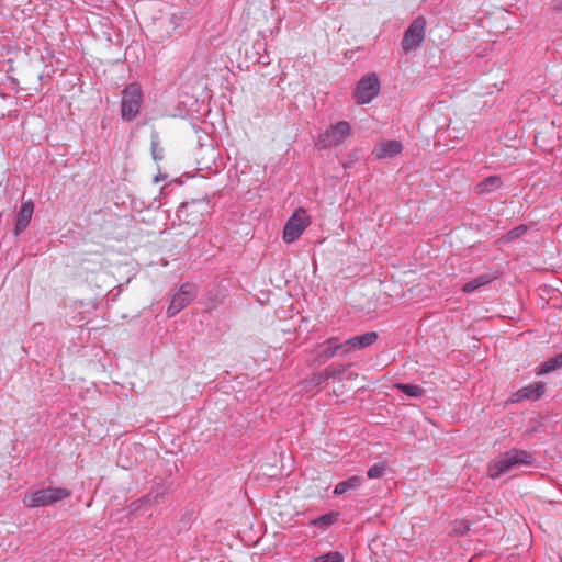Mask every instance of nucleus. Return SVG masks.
<instances>
[{"label":"nucleus","mask_w":562,"mask_h":562,"mask_svg":"<svg viewBox=\"0 0 562 562\" xmlns=\"http://www.w3.org/2000/svg\"><path fill=\"white\" fill-rule=\"evenodd\" d=\"M327 381L324 371L313 374L306 379L303 383L304 390L307 393L316 394L321 391L322 385Z\"/></svg>","instance_id":"ddd939ff"},{"label":"nucleus","mask_w":562,"mask_h":562,"mask_svg":"<svg viewBox=\"0 0 562 562\" xmlns=\"http://www.w3.org/2000/svg\"><path fill=\"white\" fill-rule=\"evenodd\" d=\"M385 470H386L385 462L376 463L368 470V476L370 479H380L381 476H383Z\"/></svg>","instance_id":"b1692460"},{"label":"nucleus","mask_w":562,"mask_h":562,"mask_svg":"<svg viewBox=\"0 0 562 562\" xmlns=\"http://www.w3.org/2000/svg\"><path fill=\"white\" fill-rule=\"evenodd\" d=\"M338 519V515L334 513L325 514L314 520H312V525L319 528H327L330 525L335 524Z\"/></svg>","instance_id":"a211bd4d"},{"label":"nucleus","mask_w":562,"mask_h":562,"mask_svg":"<svg viewBox=\"0 0 562 562\" xmlns=\"http://www.w3.org/2000/svg\"><path fill=\"white\" fill-rule=\"evenodd\" d=\"M143 103L140 88L136 83H131L122 91L121 116L125 121L134 120Z\"/></svg>","instance_id":"7ed1b4c3"},{"label":"nucleus","mask_w":562,"mask_h":562,"mask_svg":"<svg viewBox=\"0 0 562 562\" xmlns=\"http://www.w3.org/2000/svg\"><path fill=\"white\" fill-rule=\"evenodd\" d=\"M501 184V180L498 177H487L485 180H483L480 184H479V189H480V192H488L491 190H493V188H496V187H499Z\"/></svg>","instance_id":"412c9836"},{"label":"nucleus","mask_w":562,"mask_h":562,"mask_svg":"<svg viewBox=\"0 0 562 562\" xmlns=\"http://www.w3.org/2000/svg\"><path fill=\"white\" fill-rule=\"evenodd\" d=\"M395 386L408 396L417 397L424 394V390L418 385L398 383Z\"/></svg>","instance_id":"6ab92c4d"},{"label":"nucleus","mask_w":562,"mask_h":562,"mask_svg":"<svg viewBox=\"0 0 562 562\" xmlns=\"http://www.w3.org/2000/svg\"><path fill=\"white\" fill-rule=\"evenodd\" d=\"M380 80L374 72L364 75L355 91V100L358 104H368L375 99L380 92Z\"/></svg>","instance_id":"423d86ee"},{"label":"nucleus","mask_w":562,"mask_h":562,"mask_svg":"<svg viewBox=\"0 0 562 562\" xmlns=\"http://www.w3.org/2000/svg\"><path fill=\"white\" fill-rule=\"evenodd\" d=\"M70 496V492L63 487H47L32 492L23 497L26 507L35 508L48 506Z\"/></svg>","instance_id":"f03ea898"},{"label":"nucleus","mask_w":562,"mask_h":562,"mask_svg":"<svg viewBox=\"0 0 562 562\" xmlns=\"http://www.w3.org/2000/svg\"><path fill=\"white\" fill-rule=\"evenodd\" d=\"M426 19L422 15L417 16L406 30L402 40V48L405 53L418 47L425 40Z\"/></svg>","instance_id":"0eeeda50"},{"label":"nucleus","mask_w":562,"mask_h":562,"mask_svg":"<svg viewBox=\"0 0 562 562\" xmlns=\"http://www.w3.org/2000/svg\"><path fill=\"white\" fill-rule=\"evenodd\" d=\"M530 462V456L527 451L513 449L493 459L487 467V474L491 479H497Z\"/></svg>","instance_id":"f257e3e1"},{"label":"nucleus","mask_w":562,"mask_h":562,"mask_svg":"<svg viewBox=\"0 0 562 562\" xmlns=\"http://www.w3.org/2000/svg\"><path fill=\"white\" fill-rule=\"evenodd\" d=\"M361 483H362V480L360 476H357V475L351 476L348 480L338 483L335 486L334 493L336 495H342L349 490H355V488L359 487L361 485Z\"/></svg>","instance_id":"2eb2a0df"},{"label":"nucleus","mask_w":562,"mask_h":562,"mask_svg":"<svg viewBox=\"0 0 562 562\" xmlns=\"http://www.w3.org/2000/svg\"><path fill=\"white\" fill-rule=\"evenodd\" d=\"M336 351L338 356H346L355 351L351 339H348L344 342H339V339L336 337Z\"/></svg>","instance_id":"5701e85b"},{"label":"nucleus","mask_w":562,"mask_h":562,"mask_svg":"<svg viewBox=\"0 0 562 562\" xmlns=\"http://www.w3.org/2000/svg\"><path fill=\"white\" fill-rule=\"evenodd\" d=\"M196 295V286L192 283H184L181 285L179 291L172 296L171 302L168 306L167 313L169 316H175L180 311H182L186 306L190 304V302Z\"/></svg>","instance_id":"6e6552de"},{"label":"nucleus","mask_w":562,"mask_h":562,"mask_svg":"<svg viewBox=\"0 0 562 562\" xmlns=\"http://www.w3.org/2000/svg\"><path fill=\"white\" fill-rule=\"evenodd\" d=\"M525 231H526L525 227H517V228L508 232L507 235L505 236V239L514 240V239L520 237L525 233Z\"/></svg>","instance_id":"393cba45"},{"label":"nucleus","mask_w":562,"mask_h":562,"mask_svg":"<svg viewBox=\"0 0 562 562\" xmlns=\"http://www.w3.org/2000/svg\"><path fill=\"white\" fill-rule=\"evenodd\" d=\"M311 218L302 207L294 211L283 227V240L286 244L295 241L310 225Z\"/></svg>","instance_id":"39448f33"},{"label":"nucleus","mask_w":562,"mask_h":562,"mask_svg":"<svg viewBox=\"0 0 562 562\" xmlns=\"http://www.w3.org/2000/svg\"><path fill=\"white\" fill-rule=\"evenodd\" d=\"M344 557L339 552H328L313 559V562H342Z\"/></svg>","instance_id":"4be33fe9"},{"label":"nucleus","mask_w":562,"mask_h":562,"mask_svg":"<svg viewBox=\"0 0 562 562\" xmlns=\"http://www.w3.org/2000/svg\"><path fill=\"white\" fill-rule=\"evenodd\" d=\"M540 142V134H537L535 136V143L538 144Z\"/></svg>","instance_id":"bb28decb"},{"label":"nucleus","mask_w":562,"mask_h":562,"mask_svg":"<svg viewBox=\"0 0 562 562\" xmlns=\"http://www.w3.org/2000/svg\"><path fill=\"white\" fill-rule=\"evenodd\" d=\"M352 135V128L349 122L340 121L328 127L318 136L317 145L323 149L339 146Z\"/></svg>","instance_id":"20e7f679"},{"label":"nucleus","mask_w":562,"mask_h":562,"mask_svg":"<svg viewBox=\"0 0 562 562\" xmlns=\"http://www.w3.org/2000/svg\"><path fill=\"white\" fill-rule=\"evenodd\" d=\"M491 281L492 279L488 276H480L477 278H474L470 282L465 283L462 288V291L464 293L473 292L480 289L481 286L488 284Z\"/></svg>","instance_id":"dca6fc26"},{"label":"nucleus","mask_w":562,"mask_h":562,"mask_svg":"<svg viewBox=\"0 0 562 562\" xmlns=\"http://www.w3.org/2000/svg\"><path fill=\"white\" fill-rule=\"evenodd\" d=\"M314 362L318 364L325 363L328 359L337 356L336 337H330L318 344L314 348Z\"/></svg>","instance_id":"1a4fd4ad"},{"label":"nucleus","mask_w":562,"mask_h":562,"mask_svg":"<svg viewBox=\"0 0 562 562\" xmlns=\"http://www.w3.org/2000/svg\"><path fill=\"white\" fill-rule=\"evenodd\" d=\"M349 366L346 364H338V366H330L324 370V373L326 375L327 381L329 379H336L337 376L344 374Z\"/></svg>","instance_id":"aec40b11"},{"label":"nucleus","mask_w":562,"mask_h":562,"mask_svg":"<svg viewBox=\"0 0 562 562\" xmlns=\"http://www.w3.org/2000/svg\"><path fill=\"white\" fill-rule=\"evenodd\" d=\"M562 367V353L558 356L557 358L550 359L546 362H543L538 370V374H547L550 373L558 368Z\"/></svg>","instance_id":"f3484780"},{"label":"nucleus","mask_w":562,"mask_h":562,"mask_svg":"<svg viewBox=\"0 0 562 562\" xmlns=\"http://www.w3.org/2000/svg\"><path fill=\"white\" fill-rule=\"evenodd\" d=\"M553 10L562 12V0H553Z\"/></svg>","instance_id":"a878e982"},{"label":"nucleus","mask_w":562,"mask_h":562,"mask_svg":"<svg viewBox=\"0 0 562 562\" xmlns=\"http://www.w3.org/2000/svg\"><path fill=\"white\" fill-rule=\"evenodd\" d=\"M352 342L353 350H360L373 345L378 339V334L375 331H369L360 336H356L350 338Z\"/></svg>","instance_id":"4468645a"},{"label":"nucleus","mask_w":562,"mask_h":562,"mask_svg":"<svg viewBox=\"0 0 562 562\" xmlns=\"http://www.w3.org/2000/svg\"><path fill=\"white\" fill-rule=\"evenodd\" d=\"M33 212H34V204L32 201H26L21 205L20 212L18 214L16 224H15V234L21 233L22 231H24L27 227V225L32 218Z\"/></svg>","instance_id":"f8f14e48"},{"label":"nucleus","mask_w":562,"mask_h":562,"mask_svg":"<svg viewBox=\"0 0 562 562\" xmlns=\"http://www.w3.org/2000/svg\"><path fill=\"white\" fill-rule=\"evenodd\" d=\"M402 150L403 145L400 140H387L379 143L373 149V155L378 159H386L400 155Z\"/></svg>","instance_id":"9d476101"},{"label":"nucleus","mask_w":562,"mask_h":562,"mask_svg":"<svg viewBox=\"0 0 562 562\" xmlns=\"http://www.w3.org/2000/svg\"><path fill=\"white\" fill-rule=\"evenodd\" d=\"M544 391V384L541 382H536L529 385H526L518 390L512 398V402H521L525 400H538L541 397Z\"/></svg>","instance_id":"9b49d317"}]
</instances>
